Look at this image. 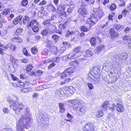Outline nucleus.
<instances>
[{"mask_svg":"<svg viewBox=\"0 0 131 131\" xmlns=\"http://www.w3.org/2000/svg\"><path fill=\"white\" fill-rule=\"evenodd\" d=\"M93 11L94 13H91L90 14L85 23L88 25L81 26L80 28V31L85 32L89 31L92 27L96 24L99 19H101L104 15L103 10L98 8H93Z\"/></svg>","mask_w":131,"mask_h":131,"instance_id":"f257e3e1","label":"nucleus"},{"mask_svg":"<svg viewBox=\"0 0 131 131\" xmlns=\"http://www.w3.org/2000/svg\"><path fill=\"white\" fill-rule=\"evenodd\" d=\"M75 100H69L68 102L72 105L73 108L75 109L76 114L79 116H81L85 114L86 111V108L83 106L81 104L76 103Z\"/></svg>","mask_w":131,"mask_h":131,"instance_id":"f03ea898","label":"nucleus"},{"mask_svg":"<svg viewBox=\"0 0 131 131\" xmlns=\"http://www.w3.org/2000/svg\"><path fill=\"white\" fill-rule=\"evenodd\" d=\"M82 54L81 47L80 46H78L73 49V52H70L67 55V57L70 60L74 59L80 57Z\"/></svg>","mask_w":131,"mask_h":131,"instance_id":"7ed1b4c3","label":"nucleus"},{"mask_svg":"<svg viewBox=\"0 0 131 131\" xmlns=\"http://www.w3.org/2000/svg\"><path fill=\"white\" fill-rule=\"evenodd\" d=\"M66 8L65 5L59 6L58 8V10L59 17L62 19L64 20L66 19L68 15L66 12L64 11Z\"/></svg>","mask_w":131,"mask_h":131,"instance_id":"20e7f679","label":"nucleus"},{"mask_svg":"<svg viewBox=\"0 0 131 131\" xmlns=\"http://www.w3.org/2000/svg\"><path fill=\"white\" fill-rule=\"evenodd\" d=\"M95 127L93 124L90 122L87 123L83 127V131H95Z\"/></svg>","mask_w":131,"mask_h":131,"instance_id":"39448f33","label":"nucleus"},{"mask_svg":"<svg viewBox=\"0 0 131 131\" xmlns=\"http://www.w3.org/2000/svg\"><path fill=\"white\" fill-rule=\"evenodd\" d=\"M78 12L79 15L85 17L89 15L88 12L85 7L81 6L78 9Z\"/></svg>","mask_w":131,"mask_h":131,"instance_id":"423d86ee","label":"nucleus"},{"mask_svg":"<svg viewBox=\"0 0 131 131\" xmlns=\"http://www.w3.org/2000/svg\"><path fill=\"white\" fill-rule=\"evenodd\" d=\"M17 49V47L15 45L9 43H8L6 46L3 47V49L4 50L8 49L11 52L16 51Z\"/></svg>","mask_w":131,"mask_h":131,"instance_id":"0eeeda50","label":"nucleus"},{"mask_svg":"<svg viewBox=\"0 0 131 131\" xmlns=\"http://www.w3.org/2000/svg\"><path fill=\"white\" fill-rule=\"evenodd\" d=\"M110 36L112 39H114L117 37L119 36V34L116 32L114 28H111L109 31Z\"/></svg>","mask_w":131,"mask_h":131,"instance_id":"6e6552de","label":"nucleus"},{"mask_svg":"<svg viewBox=\"0 0 131 131\" xmlns=\"http://www.w3.org/2000/svg\"><path fill=\"white\" fill-rule=\"evenodd\" d=\"M96 39L98 40L99 42H101V39L98 36H97L96 38H95V37H93L90 38V42L92 46H96Z\"/></svg>","mask_w":131,"mask_h":131,"instance_id":"1a4fd4ad","label":"nucleus"},{"mask_svg":"<svg viewBox=\"0 0 131 131\" xmlns=\"http://www.w3.org/2000/svg\"><path fill=\"white\" fill-rule=\"evenodd\" d=\"M12 85L14 87L23 88L24 87V83L21 80L18 81V82L15 83H13Z\"/></svg>","mask_w":131,"mask_h":131,"instance_id":"9d476101","label":"nucleus"},{"mask_svg":"<svg viewBox=\"0 0 131 131\" xmlns=\"http://www.w3.org/2000/svg\"><path fill=\"white\" fill-rule=\"evenodd\" d=\"M122 39L124 42H126L128 45H131V37L128 36L126 35L122 37Z\"/></svg>","mask_w":131,"mask_h":131,"instance_id":"9b49d317","label":"nucleus"},{"mask_svg":"<svg viewBox=\"0 0 131 131\" xmlns=\"http://www.w3.org/2000/svg\"><path fill=\"white\" fill-rule=\"evenodd\" d=\"M64 71L69 77L72 75L74 72V69L72 67H70L66 69Z\"/></svg>","mask_w":131,"mask_h":131,"instance_id":"f8f14e48","label":"nucleus"},{"mask_svg":"<svg viewBox=\"0 0 131 131\" xmlns=\"http://www.w3.org/2000/svg\"><path fill=\"white\" fill-rule=\"evenodd\" d=\"M109 102L108 101H105L101 106V108L102 110H104V111L106 110L108 108H110L109 107L110 105Z\"/></svg>","mask_w":131,"mask_h":131,"instance_id":"ddd939ff","label":"nucleus"},{"mask_svg":"<svg viewBox=\"0 0 131 131\" xmlns=\"http://www.w3.org/2000/svg\"><path fill=\"white\" fill-rule=\"evenodd\" d=\"M59 107V112L60 113H63L66 111V109L64 106V104L62 103H58Z\"/></svg>","mask_w":131,"mask_h":131,"instance_id":"4468645a","label":"nucleus"},{"mask_svg":"<svg viewBox=\"0 0 131 131\" xmlns=\"http://www.w3.org/2000/svg\"><path fill=\"white\" fill-rule=\"evenodd\" d=\"M116 109L117 111L118 112H122L124 111V108L123 104L120 103H117V104Z\"/></svg>","mask_w":131,"mask_h":131,"instance_id":"2eb2a0df","label":"nucleus"},{"mask_svg":"<svg viewBox=\"0 0 131 131\" xmlns=\"http://www.w3.org/2000/svg\"><path fill=\"white\" fill-rule=\"evenodd\" d=\"M47 10L49 12H54L56 10V8L52 4H50L47 5Z\"/></svg>","mask_w":131,"mask_h":131,"instance_id":"dca6fc26","label":"nucleus"},{"mask_svg":"<svg viewBox=\"0 0 131 131\" xmlns=\"http://www.w3.org/2000/svg\"><path fill=\"white\" fill-rule=\"evenodd\" d=\"M22 18V16L20 15L17 16L14 19L13 21V24L15 25L17 24L21 20Z\"/></svg>","mask_w":131,"mask_h":131,"instance_id":"f3484780","label":"nucleus"},{"mask_svg":"<svg viewBox=\"0 0 131 131\" xmlns=\"http://www.w3.org/2000/svg\"><path fill=\"white\" fill-rule=\"evenodd\" d=\"M93 54L92 51L90 50H88L85 52V54H84V57H91Z\"/></svg>","mask_w":131,"mask_h":131,"instance_id":"a211bd4d","label":"nucleus"},{"mask_svg":"<svg viewBox=\"0 0 131 131\" xmlns=\"http://www.w3.org/2000/svg\"><path fill=\"white\" fill-rule=\"evenodd\" d=\"M31 88L30 87H28L23 88L20 91L22 93H24L31 92Z\"/></svg>","mask_w":131,"mask_h":131,"instance_id":"6ab92c4d","label":"nucleus"},{"mask_svg":"<svg viewBox=\"0 0 131 131\" xmlns=\"http://www.w3.org/2000/svg\"><path fill=\"white\" fill-rule=\"evenodd\" d=\"M11 40L13 42H21L22 41V39L21 38L17 37L12 38Z\"/></svg>","mask_w":131,"mask_h":131,"instance_id":"aec40b11","label":"nucleus"},{"mask_svg":"<svg viewBox=\"0 0 131 131\" xmlns=\"http://www.w3.org/2000/svg\"><path fill=\"white\" fill-rule=\"evenodd\" d=\"M60 59V58L59 57H54L51 59L50 61V62H54L56 63H58Z\"/></svg>","mask_w":131,"mask_h":131,"instance_id":"412c9836","label":"nucleus"},{"mask_svg":"<svg viewBox=\"0 0 131 131\" xmlns=\"http://www.w3.org/2000/svg\"><path fill=\"white\" fill-rule=\"evenodd\" d=\"M58 94H59L60 96H64L66 95L64 91L63 90V89L61 88H60L58 90Z\"/></svg>","mask_w":131,"mask_h":131,"instance_id":"4be33fe9","label":"nucleus"},{"mask_svg":"<svg viewBox=\"0 0 131 131\" xmlns=\"http://www.w3.org/2000/svg\"><path fill=\"white\" fill-rule=\"evenodd\" d=\"M62 89H63V90L64 91V92L65 93V94L66 95H70L69 93V86H64L62 87Z\"/></svg>","mask_w":131,"mask_h":131,"instance_id":"5701e85b","label":"nucleus"},{"mask_svg":"<svg viewBox=\"0 0 131 131\" xmlns=\"http://www.w3.org/2000/svg\"><path fill=\"white\" fill-rule=\"evenodd\" d=\"M79 62L77 61H73L70 62L69 64L71 66H72V68L77 67L79 64Z\"/></svg>","mask_w":131,"mask_h":131,"instance_id":"b1692460","label":"nucleus"},{"mask_svg":"<svg viewBox=\"0 0 131 131\" xmlns=\"http://www.w3.org/2000/svg\"><path fill=\"white\" fill-rule=\"evenodd\" d=\"M30 51L32 54H36L38 51V50L37 46H35L32 47L30 49Z\"/></svg>","mask_w":131,"mask_h":131,"instance_id":"393cba45","label":"nucleus"},{"mask_svg":"<svg viewBox=\"0 0 131 131\" xmlns=\"http://www.w3.org/2000/svg\"><path fill=\"white\" fill-rule=\"evenodd\" d=\"M33 68L32 64H29L27 65L25 67V70L28 72H30Z\"/></svg>","mask_w":131,"mask_h":131,"instance_id":"a878e982","label":"nucleus"},{"mask_svg":"<svg viewBox=\"0 0 131 131\" xmlns=\"http://www.w3.org/2000/svg\"><path fill=\"white\" fill-rule=\"evenodd\" d=\"M23 52L24 55L27 57L31 56V55L28 53V51L25 48H24L23 49Z\"/></svg>","mask_w":131,"mask_h":131,"instance_id":"bb28decb","label":"nucleus"},{"mask_svg":"<svg viewBox=\"0 0 131 131\" xmlns=\"http://www.w3.org/2000/svg\"><path fill=\"white\" fill-rule=\"evenodd\" d=\"M10 61L12 63L15 64L18 61V60L16 59H15L13 56L12 55H10Z\"/></svg>","mask_w":131,"mask_h":131,"instance_id":"cd10ccee","label":"nucleus"},{"mask_svg":"<svg viewBox=\"0 0 131 131\" xmlns=\"http://www.w3.org/2000/svg\"><path fill=\"white\" fill-rule=\"evenodd\" d=\"M103 115V113L101 110H100L96 112L95 114L96 116L99 118L102 116Z\"/></svg>","mask_w":131,"mask_h":131,"instance_id":"c85d7f7f","label":"nucleus"},{"mask_svg":"<svg viewBox=\"0 0 131 131\" xmlns=\"http://www.w3.org/2000/svg\"><path fill=\"white\" fill-rule=\"evenodd\" d=\"M104 49V47L103 45H101L97 47L96 48V50L97 52H99L102 50Z\"/></svg>","mask_w":131,"mask_h":131,"instance_id":"c756f323","label":"nucleus"},{"mask_svg":"<svg viewBox=\"0 0 131 131\" xmlns=\"http://www.w3.org/2000/svg\"><path fill=\"white\" fill-rule=\"evenodd\" d=\"M67 21L65 22L63 24H61L59 26V27L60 29V30H62L64 29L67 26Z\"/></svg>","mask_w":131,"mask_h":131,"instance_id":"7c9ffc66","label":"nucleus"},{"mask_svg":"<svg viewBox=\"0 0 131 131\" xmlns=\"http://www.w3.org/2000/svg\"><path fill=\"white\" fill-rule=\"evenodd\" d=\"M69 93L70 94H73L75 92V88L72 86H69Z\"/></svg>","mask_w":131,"mask_h":131,"instance_id":"2f4dec72","label":"nucleus"},{"mask_svg":"<svg viewBox=\"0 0 131 131\" xmlns=\"http://www.w3.org/2000/svg\"><path fill=\"white\" fill-rule=\"evenodd\" d=\"M64 71L60 75V78L62 79H64L69 76L66 74Z\"/></svg>","mask_w":131,"mask_h":131,"instance_id":"473e14b6","label":"nucleus"},{"mask_svg":"<svg viewBox=\"0 0 131 131\" xmlns=\"http://www.w3.org/2000/svg\"><path fill=\"white\" fill-rule=\"evenodd\" d=\"M116 8V5L114 3L112 4L109 7L111 11H113L115 10Z\"/></svg>","mask_w":131,"mask_h":131,"instance_id":"72a5a7b5","label":"nucleus"},{"mask_svg":"<svg viewBox=\"0 0 131 131\" xmlns=\"http://www.w3.org/2000/svg\"><path fill=\"white\" fill-rule=\"evenodd\" d=\"M45 42V43H46V47L48 48H51V41L49 40H47Z\"/></svg>","mask_w":131,"mask_h":131,"instance_id":"f704fd0d","label":"nucleus"},{"mask_svg":"<svg viewBox=\"0 0 131 131\" xmlns=\"http://www.w3.org/2000/svg\"><path fill=\"white\" fill-rule=\"evenodd\" d=\"M52 38L55 42H57L58 41L59 36L56 35H53L52 37Z\"/></svg>","mask_w":131,"mask_h":131,"instance_id":"c9c22d12","label":"nucleus"},{"mask_svg":"<svg viewBox=\"0 0 131 131\" xmlns=\"http://www.w3.org/2000/svg\"><path fill=\"white\" fill-rule=\"evenodd\" d=\"M115 15L114 13L113 12H111L109 15L108 18V20H113V18Z\"/></svg>","mask_w":131,"mask_h":131,"instance_id":"e433bc0d","label":"nucleus"},{"mask_svg":"<svg viewBox=\"0 0 131 131\" xmlns=\"http://www.w3.org/2000/svg\"><path fill=\"white\" fill-rule=\"evenodd\" d=\"M10 13L9 9L6 8L5 9L2 13V14L4 15H7Z\"/></svg>","mask_w":131,"mask_h":131,"instance_id":"4c0bfd02","label":"nucleus"},{"mask_svg":"<svg viewBox=\"0 0 131 131\" xmlns=\"http://www.w3.org/2000/svg\"><path fill=\"white\" fill-rule=\"evenodd\" d=\"M10 107H13V110L16 112L17 111H18V106L16 103H13V104L10 106Z\"/></svg>","mask_w":131,"mask_h":131,"instance_id":"58836bf2","label":"nucleus"},{"mask_svg":"<svg viewBox=\"0 0 131 131\" xmlns=\"http://www.w3.org/2000/svg\"><path fill=\"white\" fill-rule=\"evenodd\" d=\"M28 0H23L21 2V4L22 6L25 7L28 4Z\"/></svg>","mask_w":131,"mask_h":131,"instance_id":"ea45409f","label":"nucleus"},{"mask_svg":"<svg viewBox=\"0 0 131 131\" xmlns=\"http://www.w3.org/2000/svg\"><path fill=\"white\" fill-rule=\"evenodd\" d=\"M29 18L27 16H24L23 19V21L24 24H26L29 21Z\"/></svg>","mask_w":131,"mask_h":131,"instance_id":"a19ab883","label":"nucleus"},{"mask_svg":"<svg viewBox=\"0 0 131 131\" xmlns=\"http://www.w3.org/2000/svg\"><path fill=\"white\" fill-rule=\"evenodd\" d=\"M128 12V10L126 8H124L122 10V13L124 16L125 17L127 16Z\"/></svg>","mask_w":131,"mask_h":131,"instance_id":"79ce46f5","label":"nucleus"},{"mask_svg":"<svg viewBox=\"0 0 131 131\" xmlns=\"http://www.w3.org/2000/svg\"><path fill=\"white\" fill-rule=\"evenodd\" d=\"M24 107V105L22 103L19 104L18 106V111L19 112L20 111H21L23 109Z\"/></svg>","mask_w":131,"mask_h":131,"instance_id":"37998d69","label":"nucleus"},{"mask_svg":"<svg viewBox=\"0 0 131 131\" xmlns=\"http://www.w3.org/2000/svg\"><path fill=\"white\" fill-rule=\"evenodd\" d=\"M35 23H37V21L36 19L33 20L32 21H30L29 24L27 25V26L28 27H31Z\"/></svg>","mask_w":131,"mask_h":131,"instance_id":"c03bdc74","label":"nucleus"},{"mask_svg":"<svg viewBox=\"0 0 131 131\" xmlns=\"http://www.w3.org/2000/svg\"><path fill=\"white\" fill-rule=\"evenodd\" d=\"M74 32L73 30L70 31L69 30H68L66 31V37H68L72 34H73Z\"/></svg>","mask_w":131,"mask_h":131,"instance_id":"a18cd8bd","label":"nucleus"},{"mask_svg":"<svg viewBox=\"0 0 131 131\" xmlns=\"http://www.w3.org/2000/svg\"><path fill=\"white\" fill-rule=\"evenodd\" d=\"M48 50L47 49H45L41 52V54L43 56H47L48 54Z\"/></svg>","mask_w":131,"mask_h":131,"instance_id":"49530a36","label":"nucleus"},{"mask_svg":"<svg viewBox=\"0 0 131 131\" xmlns=\"http://www.w3.org/2000/svg\"><path fill=\"white\" fill-rule=\"evenodd\" d=\"M22 29L20 28H18L16 30V34L18 36L20 35L22 32Z\"/></svg>","mask_w":131,"mask_h":131,"instance_id":"de8ad7c7","label":"nucleus"},{"mask_svg":"<svg viewBox=\"0 0 131 131\" xmlns=\"http://www.w3.org/2000/svg\"><path fill=\"white\" fill-rule=\"evenodd\" d=\"M10 75L11 76L12 79L13 81H18V78H17V77L14 75L12 73H10Z\"/></svg>","mask_w":131,"mask_h":131,"instance_id":"09e8293b","label":"nucleus"},{"mask_svg":"<svg viewBox=\"0 0 131 131\" xmlns=\"http://www.w3.org/2000/svg\"><path fill=\"white\" fill-rule=\"evenodd\" d=\"M41 34L43 36H45L48 35V31L46 29H44L42 30L41 31Z\"/></svg>","mask_w":131,"mask_h":131,"instance_id":"8fccbe9b","label":"nucleus"},{"mask_svg":"<svg viewBox=\"0 0 131 131\" xmlns=\"http://www.w3.org/2000/svg\"><path fill=\"white\" fill-rule=\"evenodd\" d=\"M120 1L119 6H125L126 5L125 1L126 0H119Z\"/></svg>","mask_w":131,"mask_h":131,"instance_id":"3c124183","label":"nucleus"},{"mask_svg":"<svg viewBox=\"0 0 131 131\" xmlns=\"http://www.w3.org/2000/svg\"><path fill=\"white\" fill-rule=\"evenodd\" d=\"M114 27L117 30H121V26L119 24H116L114 25Z\"/></svg>","mask_w":131,"mask_h":131,"instance_id":"603ef678","label":"nucleus"},{"mask_svg":"<svg viewBox=\"0 0 131 131\" xmlns=\"http://www.w3.org/2000/svg\"><path fill=\"white\" fill-rule=\"evenodd\" d=\"M118 78L116 76H113L111 78V83H114L118 79Z\"/></svg>","mask_w":131,"mask_h":131,"instance_id":"864d4df0","label":"nucleus"},{"mask_svg":"<svg viewBox=\"0 0 131 131\" xmlns=\"http://www.w3.org/2000/svg\"><path fill=\"white\" fill-rule=\"evenodd\" d=\"M56 65V64L54 62H52L48 66V69H49L52 68L53 67L55 66Z\"/></svg>","mask_w":131,"mask_h":131,"instance_id":"5fc2aeb1","label":"nucleus"},{"mask_svg":"<svg viewBox=\"0 0 131 131\" xmlns=\"http://www.w3.org/2000/svg\"><path fill=\"white\" fill-rule=\"evenodd\" d=\"M85 1L88 2V4L89 5L93 4L95 2V0H84Z\"/></svg>","mask_w":131,"mask_h":131,"instance_id":"6e6d98bb","label":"nucleus"},{"mask_svg":"<svg viewBox=\"0 0 131 131\" xmlns=\"http://www.w3.org/2000/svg\"><path fill=\"white\" fill-rule=\"evenodd\" d=\"M90 90H92L94 88V87L92 84L88 83L87 84Z\"/></svg>","mask_w":131,"mask_h":131,"instance_id":"4d7b16f0","label":"nucleus"},{"mask_svg":"<svg viewBox=\"0 0 131 131\" xmlns=\"http://www.w3.org/2000/svg\"><path fill=\"white\" fill-rule=\"evenodd\" d=\"M39 28L38 27L36 26H34L32 28L33 31L35 32H37Z\"/></svg>","mask_w":131,"mask_h":131,"instance_id":"13d9d810","label":"nucleus"},{"mask_svg":"<svg viewBox=\"0 0 131 131\" xmlns=\"http://www.w3.org/2000/svg\"><path fill=\"white\" fill-rule=\"evenodd\" d=\"M21 62L23 63H27L28 61V59L24 58L21 59L20 60Z\"/></svg>","mask_w":131,"mask_h":131,"instance_id":"bf43d9fd","label":"nucleus"},{"mask_svg":"<svg viewBox=\"0 0 131 131\" xmlns=\"http://www.w3.org/2000/svg\"><path fill=\"white\" fill-rule=\"evenodd\" d=\"M47 3L46 1L44 0H43L41 2H40L39 4H38V5L41 6L42 5H45Z\"/></svg>","mask_w":131,"mask_h":131,"instance_id":"052dcab7","label":"nucleus"},{"mask_svg":"<svg viewBox=\"0 0 131 131\" xmlns=\"http://www.w3.org/2000/svg\"><path fill=\"white\" fill-rule=\"evenodd\" d=\"M122 60H125L127 59V54H126L123 53L122 54Z\"/></svg>","mask_w":131,"mask_h":131,"instance_id":"680f3d73","label":"nucleus"},{"mask_svg":"<svg viewBox=\"0 0 131 131\" xmlns=\"http://www.w3.org/2000/svg\"><path fill=\"white\" fill-rule=\"evenodd\" d=\"M24 87L25 86L27 88L30 85L31 83L29 82H26L25 83H24Z\"/></svg>","mask_w":131,"mask_h":131,"instance_id":"e2e57ef3","label":"nucleus"},{"mask_svg":"<svg viewBox=\"0 0 131 131\" xmlns=\"http://www.w3.org/2000/svg\"><path fill=\"white\" fill-rule=\"evenodd\" d=\"M73 8H72L69 7L67 9V12L69 14L71 12Z\"/></svg>","mask_w":131,"mask_h":131,"instance_id":"0e129e2a","label":"nucleus"},{"mask_svg":"<svg viewBox=\"0 0 131 131\" xmlns=\"http://www.w3.org/2000/svg\"><path fill=\"white\" fill-rule=\"evenodd\" d=\"M2 131H12V130L10 128H6L2 129Z\"/></svg>","mask_w":131,"mask_h":131,"instance_id":"69168bd1","label":"nucleus"},{"mask_svg":"<svg viewBox=\"0 0 131 131\" xmlns=\"http://www.w3.org/2000/svg\"><path fill=\"white\" fill-rule=\"evenodd\" d=\"M38 96V94L37 93H35L32 94V97L34 99L36 98Z\"/></svg>","mask_w":131,"mask_h":131,"instance_id":"338daca9","label":"nucleus"},{"mask_svg":"<svg viewBox=\"0 0 131 131\" xmlns=\"http://www.w3.org/2000/svg\"><path fill=\"white\" fill-rule=\"evenodd\" d=\"M39 75H41L42 73V71L40 70H38L36 72Z\"/></svg>","mask_w":131,"mask_h":131,"instance_id":"774afa93","label":"nucleus"}]
</instances>
